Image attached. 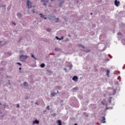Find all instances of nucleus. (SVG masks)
Instances as JSON below:
<instances>
[{
    "instance_id": "c756f323",
    "label": "nucleus",
    "mask_w": 125,
    "mask_h": 125,
    "mask_svg": "<svg viewBox=\"0 0 125 125\" xmlns=\"http://www.w3.org/2000/svg\"><path fill=\"white\" fill-rule=\"evenodd\" d=\"M56 113H53L51 114V116H53V117H56Z\"/></svg>"
},
{
    "instance_id": "0eeeda50",
    "label": "nucleus",
    "mask_w": 125,
    "mask_h": 125,
    "mask_svg": "<svg viewBox=\"0 0 125 125\" xmlns=\"http://www.w3.org/2000/svg\"><path fill=\"white\" fill-rule=\"evenodd\" d=\"M40 124V121L38 120H35L33 122V125H39Z\"/></svg>"
},
{
    "instance_id": "473e14b6",
    "label": "nucleus",
    "mask_w": 125,
    "mask_h": 125,
    "mask_svg": "<svg viewBox=\"0 0 125 125\" xmlns=\"http://www.w3.org/2000/svg\"><path fill=\"white\" fill-rule=\"evenodd\" d=\"M17 64L18 65H19L20 66H22V64H21V63H20V62H17Z\"/></svg>"
},
{
    "instance_id": "6e6552de",
    "label": "nucleus",
    "mask_w": 125,
    "mask_h": 125,
    "mask_svg": "<svg viewBox=\"0 0 125 125\" xmlns=\"http://www.w3.org/2000/svg\"><path fill=\"white\" fill-rule=\"evenodd\" d=\"M79 78H78V76H74L72 78V80L74 81V82H78V79Z\"/></svg>"
},
{
    "instance_id": "3c124183",
    "label": "nucleus",
    "mask_w": 125,
    "mask_h": 125,
    "mask_svg": "<svg viewBox=\"0 0 125 125\" xmlns=\"http://www.w3.org/2000/svg\"><path fill=\"white\" fill-rule=\"evenodd\" d=\"M43 19H44L45 20H46V19H47V18H45V17H43Z\"/></svg>"
},
{
    "instance_id": "9b49d317",
    "label": "nucleus",
    "mask_w": 125,
    "mask_h": 125,
    "mask_svg": "<svg viewBox=\"0 0 125 125\" xmlns=\"http://www.w3.org/2000/svg\"><path fill=\"white\" fill-rule=\"evenodd\" d=\"M113 99V98L110 97L109 98H108V103L109 105H111V104H112V100Z\"/></svg>"
},
{
    "instance_id": "dca6fc26",
    "label": "nucleus",
    "mask_w": 125,
    "mask_h": 125,
    "mask_svg": "<svg viewBox=\"0 0 125 125\" xmlns=\"http://www.w3.org/2000/svg\"><path fill=\"white\" fill-rule=\"evenodd\" d=\"M57 124H58V125H62V122L61 120H58L57 121Z\"/></svg>"
},
{
    "instance_id": "603ef678",
    "label": "nucleus",
    "mask_w": 125,
    "mask_h": 125,
    "mask_svg": "<svg viewBox=\"0 0 125 125\" xmlns=\"http://www.w3.org/2000/svg\"><path fill=\"white\" fill-rule=\"evenodd\" d=\"M35 104H36V105H39V104H38V103H37V102L35 103Z\"/></svg>"
},
{
    "instance_id": "f8f14e48",
    "label": "nucleus",
    "mask_w": 125,
    "mask_h": 125,
    "mask_svg": "<svg viewBox=\"0 0 125 125\" xmlns=\"http://www.w3.org/2000/svg\"><path fill=\"white\" fill-rule=\"evenodd\" d=\"M78 47H81V48H83V49H84V48H85V46H84V45H83L82 44H79L78 45Z\"/></svg>"
},
{
    "instance_id": "e433bc0d",
    "label": "nucleus",
    "mask_w": 125,
    "mask_h": 125,
    "mask_svg": "<svg viewBox=\"0 0 125 125\" xmlns=\"http://www.w3.org/2000/svg\"><path fill=\"white\" fill-rule=\"evenodd\" d=\"M116 90L115 89L113 90V94H114V95H115V93H116Z\"/></svg>"
},
{
    "instance_id": "13d9d810",
    "label": "nucleus",
    "mask_w": 125,
    "mask_h": 125,
    "mask_svg": "<svg viewBox=\"0 0 125 125\" xmlns=\"http://www.w3.org/2000/svg\"><path fill=\"white\" fill-rule=\"evenodd\" d=\"M6 78H9V76H6Z\"/></svg>"
},
{
    "instance_id": "f704fd0d",
    "label": "nucleus",
    "mask_w": 125,
    "mask_h": 125,
    "mask_svg": "<svg viewBox=\"0 0 125 125\" xmlns=\"http://www.w3.org/2000/svg\"><path fill=\"white\" fill-rule=\"evenodd\" d=\"M19 107H20V105L19 104H17V108H19Z\"/></svg>"
},
{
    "instance_id": "de8ad7c7",
    "label": "nucleus",
    "mask_w": 125,
    "mask_h": 125,
    "mask_svg": "<svg viewBox=\"0 0 125 125\" xmlns=\"http://www.w3.org/2000/svg\"><path fill=\"white\" fill-rule=\"evenodd\" d=\"M25 100L26 99H29V97H28V96H26L25 98Z\"/></svg>"
},
{
    "instance_id": "39448f33",
    "label": "nucleus",
    "mask_w": 125,
    "mask_h": 125,
    "mask_svg": "<svg viewBox=\"0 0 125 125\" xmlns=\"http://www.w3.org/2000/svg\"><path fill=\"white\" fill-rule=\"evenodd\" d=\"M48 1V0H41V2H43L42 5L44 6H45L47 4Z\"/></svg>"
},
{
    "instance_id": "ea45409f",
    "label": "nucleus",
    "mask_w": 125,
    "mask_h": 125,
    "mask_svg": "<svg viewBox=\"0 0 125 125\" xmlns=\"http://www.w3.org/2000/svg\"><path fill=\"white\" fill-rule=\"evenodd\" d=\"M108 56H109V57H110V58H111V59L112 58V57L111 55H110V54H108Z\"/></svg>"
},
{
    "instance_id": "4d7b16f0",
    "label": "nucleus",
    "mask_w": 125,
    "mask_h": 125,
    "mask_svg": "<svg viewBox=\"0 0 125 125\" xmlns=\"http://www.w3.org/2000/svg\"><path fill=\"white\" fill-rule=\"evenodd\" d=\"M123 70H125V66H123Z\"/></svg>"
},
{
    "instance_id": "423d86ee",
    "label": "nucleus",
    "mask_w": 125,
    "mask_h": 125,
    "mask_svg": "<svg viewBox=\"0 0 125 125\" xmlns=\"http://www.w3.org/2000/svg\"><path fill=\"white\" fill-rule=\"evenodd\" d=\"M27 5L28 8H32V4L30 1V0H27Z\"/></svg>"
},
{
    "instance_id": "2f4dec72",
    "label": "nucleus",
    "mask_w": 125,
    "mask_h": 125,
    "mask_svg": "<svg viewBox=\"0 0 125 125\" xmlns=\"http://www.w3.org/2000/svg\"><path fill=\"white\" fill-rule=\"evenodd\" d=\"M46 30L47 32H51V29L50 28H47Z\"/></svg>"
},
{
    "instance_id": "052dcab7",
    "label": "nucleus",
    "mask_w": 125,
    "mask_h": 125,
    "mask_svg": "<svg viewBox=\"0 0 125 125\" xmlns=\"http://www.w3.org/2000/svg\"><path fill=\"white\" fill-rule=\"evenodd\" d=\"M68 37H71V35H68Z\"/></svg>"
},
{
    "instance_id": "58836bf2",
    "label": "nucleus",
    "mask_w": 125,
    "mask_h": 125,
    "mask_svg": "<svg viewBox=\"0 0 125 125\" xmlns=\"http://www.w3.org/2000/svg\"><path fill=\"white\" fill-rule=\"evenodd\" d=\"M55 39H56V40H59V37H58V36H56Z\"/></svg>"
},
{
    "instance_id": "7ed1b4c3",
    "label": "nucleus",
    "mask_w": 125,
    "mask_h": 125,
    "mask_svg": "<svg viewBox=\"0 0 125 125\" xmlns=\"http://www.w3.org/2000/svg\"><path fill=\"white\" fill-rule=\"evenodd\" d=\"M101 104L102 105H104V106H106V107H107L108 104L107 103V101H106V99H104L101 101Z\"/></svg>"
},
{
    "instance_id": "a18cd8bd",
    "label": "nucleus",
    "mask_w": 125,
    "mask_h": 125,
    "mask_svg": "<svg viewBox=\"0 0 125 125\" xmlns=\"http://www.w3.org/2000/svg\"><path fill=\"white\" fill-rule=\"evenodd\" d=\"M109 109H110V107H108V106H106V108H105L106 110H108Z\"/></svg>"
},
{
    "instance_id": "4468645a",
    "label": "nucleus",
    "mask_w": 125,
    "mask_h": 125,
    "mask_svg": "<svg viewBox=\"0 0 125 125\" xmlns=\"http://www.w3.org/2000/svg\"><path fill=\"white\" fill-rule=\"evenodd\" d=\"M79 87H75L74 88H73L72 89V91L73 92H76V91H77V90H78Z\"/></svg>"
},
{
    "instance_id": "a211bd4d",
    "label": "nucleus",
    "mask_w": 125,
    "mask_h": 125,
    "mask_svg": "<svg viewBox=\"0 0 125 125\" xmlns=\"http://www.w3.org/2000/svg\"><path fill=\"white\" fill-rule=\"evenodd\" d=\"M51 95L52 97H54V96H55V95H56V92H54L51 93Z\"/></svg>"
},
{
    "instance_id": "37998d69",
    "label": "nucleus",
    "mask_w": 125,
    "mask_h": 125,
    "mask_svg": "<svg viewBox=\"0 0 125 125\" xmlns=\"http://www.w3.org/2000/svg\"><path fill=\"white\" fill-rule=\"evenodd\" d=\"M8 84H9V85H10V80H8Z\"/></svg>"
},
{
    "instance_id": "ddd939ff",
    "label": "nucleus",
    "mask_w": 125,
    "mask_h": 125,
    "mask_svg": "<svg viewBox=\"0 0 125 125\" xmlns=\"http://www.w3.org/2000/svg\"><path fill=\"white\" fill-rule=\"evenodd\" d=\"M82 51H83V52H85V53H87L88 52H90V49H88V50H82Z\"/></svg>"
},
{
    "instance_id": "2eb2a0df",
    "label": "nucleus",
    "mask_w": 125,
    "mask_h": 125,
    "mask_svg": "<svg viewBox=\"0 0 125 125\" xmlns=\"http://www.w3.org/2000/svg\"><path fill=\"white\" fill-rule=\"evenodd\" d=\"M17 16L19 18V19H21V17H22V15L21 13H18Z\"/></svg>"
},
{
    "instance_id": "393cba45",
    "label": "nucleus",
    "mask_w": 125,
    "mask_h": 125,
    "mask_svg": "<svg viewBox=\"0 0 125 125\" xmlns=\"http://www.w3.org/2000/svg\"><path fill=\"white\" fill-rule=\"evenodd\" d=\"M59 2H62L64 3L65 2V0H59Z\"/></svg>"
},
{
    "instance_id": "5701e85b",
    "label": "nucleus",
    "mask_w": 125,
    "mask_h": 125,
    "mask_svg": "<svg viewBox=\"0 0 125 125\" xmlns=\"http://www.w3.org/2000/svg\"><path fill=\"white\" fill-rule=\"evenodd\" d=\"M23 83L24 86H28V83H27L26 82H24Z\"/></svg>"
},
{
    "instance_id": "a878e982",
    "label": "nucleus",
    "mask_w": 125,
    "mask_h": 125,
    "mask_svg": "<svg viewBox=\"0 0 125 125\" xmlns=\"http://www.w3.org/2000/svg\"><path fill=\"white\" fill-rule=\"evenodd\" d=\"M110 73V70H106V75H107V76H109V74Z\"/></svg>"
},
{
    "instance_id": "a19ab883",
    "label": "nucleus",
    "mask_w": 125,
    "mask_h": 125,
    "mask_svg": "<svg viewBox=\"0 0 125 125\" xmlns=\"http://www.w3.org/2000/svg\"><path fill=\"white\" fill-rule=\"evenodd\" d=\"M46 109H47V110H49V105L47 106Z\"/></svg>"
},
{
    "instance_id": "e2e57ef3",
    "label": "nucleus",
    "mask_w": 125,
    "mask_h": 125,
    "mask_svg": "<svg viewBox=\"0 0 125 125\" xmlns=\"http://www.w3.org/2000/svg\"><path fill=\"white\" fill-rule=\"evenodd\" d=\"M57 93H59V91H57Z\"/></svg>"
},
{
    "instance_id": "bb28decb",
    "label": "nucleus",
    "mask_w": 125,
    "mask_h": 125,
    "mask_svg": "<svg viewBox=\"0 0 125 125\" xmlns=\"http://www.w3.org/2000/svg\"><path fill=\"white\" fill-rule=\"evenodd\" d=\"M56 88L57 89H61V88H62V87L60 86H57Z\"/></svg>"
},
{
    "instance_id": "c9c22d12",
    "label": "nucleus",
    "mask_w": 125,
    "mask_h": 125,
    "mask_svg": "<svg viewBox=\"0 0 125 125\" xmlns=\"http://www.w3.org/2000/svg\"><path fill=\"white\" fill-rule=\"evenodd\" d=\"M117 35H118L119 36H122V33L121 32H119L117 33Z\"/></svg>"
},
{
    "instance_id": "6e6d98bb",
    "label": "nucleus",
    "mask_w": 125,
    "mask_h": 125,
    "mask_svg": "<svg viewBox=\"0 0 125 125\" xmlns=\"http://www.w3.org/2000/svg\"><path fill=\"white\" fill-rule=\"evenodd\" d=\"M13 24H14V25H16V23H15V22L13 23Z\"/></svg>"
},
{
    "instance_id": "774afa93",
    "label": "nucleus",
    "mask_w": 125,
    "mask_h": 125,
    "mask_svg": "<svg viewBox=\"0 0 125 125\" xmlns=\"http://www.w3.org/2000/svg\"><path fill=\"white\" fill-rule=\"evenodd\" d=\"M111 109H113V107H110Z\"/></svg>"
},
{
    "instance_id": "c85d7f7f",
    "label": "nucleus",
    "mask_w": 125,
    "mask_h": 125,
    "mask_svg": "<svg viewBox=\"0 0 125 125\" xmlns=\"http://www.w3.org/2000/svg\"><path fill=\"white\" fill-rule=\"evenodd\" d=\"M39 15H40L41 18H43V15H42V14L40 13Z\"/></svg>"
},
{
    "instance_id": "6ab92c4d",
    "label": "nucleus",
    "mask_w": 125,
    "mask_h": 125,
    "mask_svg": "<svg viewBox=\"0 0 125 125\" xmlns=\"http://www.w3.org/2000/svg\"><path fill=\"white\" fill-rule=\"evenodd\" d=\"M55 51H60V50H61V49H60V48L57 47L55 48Z\"/></svg>"
},
{
    "instance_id": "79ce46f5",
    "label": "nucleus",
    "mask_w": 125,
    "mask_h": 125,
    "mask_svg": "<svg viewBox=\"0 0 125 125\" xmlns=\"http://www.w3.org/2000/svg\"><path fill=\"white\" fill-rule=\"evenodd\" d=\"M8 55H11V53L10 52H8Z\"/></svg>"
},
{
    "instance_id": "bf43d9fd",
    "label": "nucleus",
    "mask_w": 125,
    "mask_h": 125,
    "mask_svg": "<svg viewBox=\"0 0 125 125\" xmlns=\"http://www.w3.org/2000/svg\"><path fill=\"white\" fill-rule=\"evenodd\" d=\"M94 108H96V106H95V105H94Z\"/></svg>"
},
{
    "instance_id": "cd10ccee",
    "label": "nucleus",
    "mask_w": 125,
    "mask_h": 125,
    "mask_svg": "<svg viewBox=\"0 0 125 125\" xmlns=\"http://www.w3.org/2000/svg\"><path fill=\"white\" fill-rule=\"evenodd\" d=\"M5 116L4 115H2L1 116H0V120H2L3 119V117Z\"/></svg>"
},
{
    "instance_id": "5fc2aeb1",
    "label": "nucleus",
    "mask_w": 125,
    "mask_h": 125,
    "mask_svg": "<svg viewBox=\"0 0 125 125\" xmlns=\"http://www.w3.org/2000/svg\"><path fill=\"white\" fill-rule=\"evenodd\" d=\"M0 114H2V112H1V110H0Z\"/></svg>"
},
{
    "instance_id": "c03bdc74",
    "label": "nucleus",
    "mask_w": 125,
    "mask_h": 125,
    "mask_svg": "<svg viewBox=\"0 0 125 125\" xmlns=\"http://www.w3.org/2000/svg\"><path fill=\"white\" fill-rule=\"evenodd\" d=\"M65 42H69V39H66L65 40Z\"/></svg>"
},
{
    "instance_id": "0e129e2a",
    "label": "nucleus",
    "mask_w": 125,
    "mask_h": 125,
    "mask_svg": "<svg viewBox=\"0 0 125 125\" xmlns=\"http://www.w3.org/2000/svg\"><path fill=\"white\" fill-rule=\"evenodd\" d=\"M33 12H34V13H35V10H33Z\"/></svg>"
},
{
    "instance_id": "09e8293b",
    "label": "nucleus",
    "mask_w": 125,
    "mask_h": 125,
    "mask_svg": "<svg viewBox=\"0 0 125 125\" xmlns=\"http://www.w3.org/2000/svg\"><path fill=\"white\" fill-rule=\"evenodd\" d=\"M64 70L65 72H67V69L64 68Z\"/></svg>"
},
{
    "instance_id": "aec40b11",
    "label": "nucleus",
    "mask_w": 125,
    "mask_h": 125,
    "mask_svg": "<svg viewBox=\"0 0 125 125\" xmlns=\"http://www.w3.org/2000/svg\"><path fill=\"white\" fill-rule=\"evenodd\" d=\"M63 3H64L60 2L59 5V7H62V6H63Z\"/></svg>"
},
{
    "instance_id": "4c0bfd02",
    "label": "nucleus",
    "mask_w": 125,
    "mask_h": 125,
    "mask_svg": "<svg viewBox=\"0 0 125 125\" xmlns=\"http://www.w3.org/2000/svg\"><path fill=\"white\" fill-rule=\"evenodd\" d=\"M24 52V51H23V50H21V51H20V53H21V54H22V53H23Z\"/></svg>"
},
{
    "instance_id": "f257e3e1",
    "label": "nucleus",
    "mask_w": 125,
    "mask_h": 125,
    "mask_svg": "<svg viewBox=\"0 0 125 125\" xmlns=\"http://www.w3.org/2000/svg\"><path fill=\"white\" fill-rule=\"evenodd\" d=\"M27 58H28V55H21L20 56V61H21V62H25V59H27Z\"/></svg>"
},
{
    "instance_id": "338daca9",
    "label": "nucleus",
    "mask_w": 125,
    "mask_h": 125,
    "mask_svg": "<svg viewBox=\"0 0 125 125\" xmlns=\"http://www.w3.org/2000/svg\"><path fill=\"white\" fill-rule=\"evenodd\" d=\"M1 43V41H0V44Z\"/></svg>"
},
{
    "instance_id": "20e7f679",
    "label": "nucleus",
    "mask_w": 125,
    "mask_h": 125,
    "mask_svg": "<svg viewBox=\"0 0 125 125\" xmlns=\"http://www.w3.org/2000/svg\"><path fill=\"white\" fill-rule=\"evenodd\" d=\"M7 105L2 104L1 103H0V110H4L5 107H6Z\"/></svg>"
},
{
    "instance_id": "b1692460",
    "label": "nucleus",
    "mask_w": 125,
    "mask_h": 125,
    "mask_svg": "<svg viewBox=\"0 0 125 125\" xmlns=\"http://www.w3.org/2000/svg\"><path fill=\"white\" fill-rule=\"evenodd\" d=\"M69 69V70H72V68H73V65L71 64L68 66Z\"/></svg>"
},
{
    "instance_id": "f03ea898",
    "label": "nucleus",
    "mask_w": 125,
    "mask_h": 125,
    "mask_svg": "<svg viewBox=\"0 0 125 125\" xmlns=\"http://www.w3.org/2000/svg\"><path fill=\"white\" fill-rule=\"evenodd\" d=\"M48 19L50 21H54L55 20V16L53 14H50L48 16Z\"/></svg>"
},
{
    "instance_id": "8fccbe9b",
    "label": "nucleus",
    "mask_w": 125,
    "mask_h": 125,
    "mask_svg": "<svg viewBox=\"0 0 125 125\" xmlns=\"http://www.w3.org/2000/svg\"><path fill=\"white\" fill-rule=\"evenodd\" d=\"M116 84H119V82H117L116 83Z\"/></svg>"
},
{
    "instance_id": "680f3d73",
    "label": "nucleus",
    "mask_w": 125,
    "mask_h": 125,
    "mask_svg": "<svg viewBox=\"0 0 125 125\" xmlns=\"http://www.w3.org/2000/svg\"><path fill=\"white\" fill-rule=\"evenodd\" d=\"M92 14H93L92 13H90V15H92Z\"/></svg>"
},
{
    "instance_id": "1a4fd4ad",
    "label": "nucleus",
    "mask_w": 125,
    "mask_h": 125,
    "mask_svg": "<svg viewBox=\"0 0 125 125\" xmlns=\"http://www.w3.org/2000/svg\"><path fill=\"white\" fill-rule=\"evenodd\" d=\"M114 4L116 6H119V4H120V1L117 0H115L114 1Z\"/></svg>"
},
{
    "instance_id": "412c9836",
    "label": "nucleus",
    "mask_w": 125,
    "mask_h": 125,
    "mask_svg": "<svg viewBox=\"0 0 125 125\" xmlns=\"http://www.w3.org/2000/svg\"><path fill=\"white\" fill-rule=\"evenodd\" d=\"M84 117H86V118L88 117V114L87 113H86V112H84L83 114Z\"/></svg>"
},
{
    "instance_id": "4be33fe9",
    "label": "nucleus",
    "mask_w": 125,
    "mask_h": 125,
    "mask_svg": "<svg viewBox=\"0 0 125 125\" xmlns=\"http://www.w3.org/2000/svg\"><path fill=\"white\" fill-rule=\"evenodd\" d=\"M31 57L32 58H34V59H35V60H38V59H37L36 57H35V56L33 54L31 55Z\"/></svg>"
},
{
    "instance_id": "7c9ffc66",
    "label": "nucleus",
    "mask_w": 125,
    "mask_h": 125,
    "mask_svg": "<svg viewBox=\"0 0 125 125\" xmlns=\"http://www.w3.org/2000/svg\"><path fill=\"white\" fill-rule=\"evenodd\" d=\"M64 39V37L62 36L61 38H59V41H62Z\"/></svg>"
},
{
    "instance_id": "49530a36",
    "label": "nucleus",
    "mask_w": 125,
    "mask_h": 125,
    "mask_svg": "<svg viewBox=\"0 0 125 125\" xmlns=\"http://www.w3.org/2000/svg\"><path fill=\"white\" fill-rule=\"evenodd\" d=\"M47 72H48V73H51V71L49 70H47Z\"/></svg>"
},
{
    "instance_id": "864d4df0",
    "label": "nucleus",
    "mask_w": 125,
    "mask_h": 125,
    "mask_svg": "<svg viewBox=\"0 0 125 125\" xmlns=\"http://www.w3.org/2000/svg\"><path fill=\"white\" fill-rule=\"evenodd\" d=\"M19 70H22V68H21V67H20V68H19Z\"/></svg>"
},
{
    "instance_id": "69168bd1",
    "label": "nucleus",
    "mask_w": 125,
    "mask_h": 125,
    "mask_svg": "<svg viewBox=\"0 0 125 125\" xmlns=\"http://www.w3.org/2000/svg\"><path fill=\"white\" fill-rule=\"evenodd\" d=\"M19 73H21V71H19Z\"/></svg>"
},
{
    "instance_id": "9d476101",
    "label": "nucleus",
    "mask_w": 125,
    "mask_h": 125,
    "mask_svg": "<svg viewBox=\"0 0 125 125\" xmlns=\"http://www.w3.org/2000/svg\"><path fill=\"white\" fill-rule=\"evenodd\" d=\"M102 120L101 121L102 123H103V124H105V123H106V118H105V117L103 116L102 117Z\"/></svg>"
},
{
    "instance_id": "72a5a7b5",
    "label": "nucleus",
    "mask_w": 125,
    "mask_h": 125,
    "mask_svg": "<svg viewBox=\"0 0 125 125\" xmlns=\"http://www.w3.org/2000/svg\"><path fill=\"white\" fill-rule=\"evenodd\" d=\"M58 21H59V18H57V20L55 21L56 23H58Z\"/></svg>"
},
{
    "instance_id": "f3484780",
    "label": "nucleus",
    "mask_w": 125,
    "mask_h": 125,
    "mask_svg": "<svg viewBox=\"0 0 125 125\" xmlns=\"http://www.w3.org/2000/svg\"><path fill=\"white\" fill-rule=\"evenodd\" d=\"M40 67L41 68H44V67H45V64H44V63H41L40 65Z\"/></svg>"
}]
</instances>
